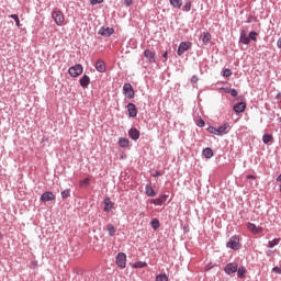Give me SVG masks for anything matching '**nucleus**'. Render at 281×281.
<instances>
[{"mask_svg":"<svg viewBox=\"0 0 281 281\" xmlns=\"http://www.w3.org/2000/svg\"><path fill=\"white\" fill-rule=\"evenodd\" d=\"M52 19L59 27L65 25V14L63 13V11H53Z\"/></svg>","mask_w":281,"mask_h":281,"instance_id":"f257e3e1","label":"nucleus"},{"mask_svg":"<svg viewBox=\"0 0 281 281\" xmlns=\"http://www.w3.org/2000/svg\"><path fill=\"white\" fill-rule=\"evenodd\" d=\"M82 71H85V68L80 64H76L68 69V74L71 78H78V76H82Z\"/></svg>","mask_w":281,"mask_h":281,"instance_id":"f03ea898","label":"nucleus"},{"mask_svg":"<svg viewBox=\"0 0 281 281\" xmlns=\"http://www.w3.org/2000/svg\"><path fill=\"white\" fill-rule=\"evenodd\" d=\"M189 49H192V43L190 42H182L180 43L179 47H178V56H183V54H186V52H188Z\"/></svg>","mask_w":281,"mask_h":281,"instance_id":"7ed1b4c3","label":"nucleus"},{"mask_svg":"<svg viewBox=\"0 0 281 281\" xmlns=\"http://www.w3.org/2000/svg\"><path fill=\"white\" fill-rule=\"evenodd\" d=\"M123 93L124 95H126V98H135V90L133 89V86L131 83H125L123 86Z\"/></svg>","mask_w":281,"mask_h":281,"instance_id":"20e7f679","label":"nucleus"},{"mask_svg":"<svg viewBox=\"0 0 281 281\" xmlns=\"http://www.w3.org/2000/svg\"><path fill=\"white\" fill-rule=\"evenodd\" d=\"M116 265H117V267H120V269L126 268V254L120 252L116 256Z\"/></svg>","mask_w":281,"mask_h":281,"instance_id":"39448f33","label":"nucleus"},{"mask_svg":"<svg viewBox=\"0 0 281 281\" xmlns=\"http://www.w3.org/2000/svg\"><path fill=\"white\" fill-rule=\"evenodd\" d=\"M240 244V239L236 236H233L229 238L228 243L226 244V247L229 249H238V245Z\"/></svg>","mask_w":281,"mask_h":281,"instance_id":"423d86ee","label":"nucleus"},{"mask_svg":"<svg viewBox=\"0 0 281 281\" xmlns=\"http://www.w3.org/2000/svg\"><path fill=\"white\" fill-rule=\"evenodd\" d=\"M144 56L145 58H147L148 63H157V55L155 54V52L150 49H145Z\"/></svg>","mask_w":281,"mask_h":281,"instance_id":"0eeeda50","label":"nucleus"},{"mask_svg":"<svg viewBox=\"0 0 281 281\" xmlns=\"http://www.w3.org/2000/svg\"><path fill=\"white\" fill-rule=\"evenodd\" d=\"M224 271L225 273H227V276H232V273H236V271H238V263L226 265Z\"/></svg>","mask_w":281,"mask_h":281,"instance_id":"6e6552de","label":"nucleus"},{"mask_svg":"<svg viewBox=\"0 0 281 281\" xmlns=\"http://www.w3.org/2000/svg\"><path fill=\"white\" fill-rule=\"evenodd\" d=\"M41 201H43L44 203H47V201H56V195H54L53 192L46 191L42 194Z\"/></svg>","mask_w":281,"mask_h":281,"instance_id":"1a4fd4ad","label":"nucleus"},{"mask_svg":"<svg viewBox=\"0 0 281 281\" xmlns=\"http://www.w3.org/2000/svg\"><path fill=\"white\" fill-rule=\"evenodd\" d=\"M247 227L249 229V232H251L252 234H262V232H265V229L260 226H256V224L254 223H248Z\"/></svg>","mask_w":281,"mask_h":281,"instance_id":"9d476101","label":"nucleus"},{"mask_svg":"<svg viewBox=\"0 0 281 281\" xmlns=\"http://www.w3.org/2000/svg\"><path fill=\"white\" fill-rule=\"evenodd\" d=\"M127 112L130 117H137V108L135 106L134 103L127 104Z\"/></svg>","mask_w":281,"mask_h":281,"instance_id":"9b49d317","label":"nucleus"},{"mask_svg":"<svg viewBox=\"0 0 281 281\" xmlns=\"http://www.w3.org/2000/svg\"><path fill=\"white\" fill-rule=\"evenodd\" d=\"M95 69L97 71H99L100 74H104V71H106V65L104 64V61L102 59H99L95 63Z\"/></svg>","mask_w":281,"mask_h":281,"instance_id":"f8f14e48","label":"nucleus"},{"mask_svg":"<svg viewBox=\"0 0 281 281\" xmlns=\"http://www.w3.org/2000/svg\"><path fill=\"white\" fill-rule=\"evenodd\" d=\"M245 109H247V103L239 102L234 105L233 111H235V113H243Z\"/></svg>","mask_w":281,"mask_h":281,"instance_id":"ddd939ff","label":"nucleus"},{"mask_svg":"<svg viewBox=\"0 0 281 281\" xmlns=\"http://www.w3.org/2000/svg\"><path fill=\"white\" fill-rule=\"evenodd\" d=\"M113 32H115V30H113V27H101L99 30V34L101 36H111V34H113Z\"/></svg>","mask_w":281,"mask_h":281,"instance_id":"4468645a","label":"nucleus"},{"mask_svg":"<svg viewBox=\"0 0 281 281\" xmlns=\"http://www.w3.org/2000/svg\"><path fill=\"white\" fill-rule=\"evenodd\" d=\"M168 201V195H161L158 199H154L150 201L154 205H164Z\"/></svg>","mask_w":281,"mask_h":281,"instance_id":"2eb2a0df","label":"nucleus"},{"mask_svg":"<svg viewBox=\"0 0 281 281\" xmlns=\"http://www.w3.org/2000/svg\"><path fill=\"white\" fill-rule=\"evenodd\" d=\"M79 82L83 89H87V87L91 85V78H89V76L87 75H83Z\"/></svg>","mask_w":281,"mask_h":281,"instance_id":"dca6fc26","label":"nucleus"},{"mask_svg":"<svg viewBox=\"0 0 281 281\" xmlns=\"http://www.w3.org/2000/svg\"><path fill=\"white\" fill-rule=\"evenodd\" d=\"M239 43H243V45H249L251 43V40H249L245 31L240 33Z\"/></svg>","mask_w":281,"mask_h":281,"instance_id":"f3484780","label":"nucleus"},{"mask_svg":"<svg viewBox=\"0 0 281 281\" xmlns=\"http://www.w3.org/2000/svg\"><path fill=\"white\" fill-rule=\"evenodd\" d=\"M202 155L203 157H205V159H212L214 157V151L212 150V148L206 147L203 149Z\"/></svg>","mask_w":281,"mask_h":281,"instance_id":"a211bd4d","label":"nucleus"},{"mask_svg":"<svg viewBox=\"0 0 281 281\" xmlns=\"http://www.w3.org/2000/svg\"><path fill=\"white\" fill-rule=\"evenodd\" d=\"M128 136L131 137V139L137 140L139 139V132L137 131V128H131L128 131Z\"/></svg>","mask_w":281,"mask_h":281,"instance_id":"6ab92c4d","label":"nucleus"},{"mask_svg":"<svg viewBox=\"0 0 281 281\" xmlns=\"http://www.w3.org/2000/svg\"><path fill=\"white\" fill-rule=\"evenodd\" d=\"M227 128H229V123H224L217 128V135H225V133H227Z\"/></svg>","mask_w":281,"mask_h":281,"instance_id":"aec40b11","label":"nucleus"},{"mask_svg":"<svg viewBox=\"0 0 281 281\" xmlns=\"http://www.w3.org/2000/svg\"><path fill=\"white\" fill-rule=\"evenodd\" d=\"M145 194H146L147 196H157V193L155 192V189H153V187L149 186V184H147V186L145 187Z\"/></svg>","mask_w":281,"mask_h":281,"instance_id":"412c9836","label":"nucleus"},{"mask_svg":"<svg viewBox=\"0 0 281 281\" xmlns=\"http://www.w3.org/2000/svg\"><path fill=\"white\" fill-rule=\"evenodd\" d=\"M113 209V203L111 202V199L106 198L104 200V212H111Z\"/></svg>","mask_w":281,"mask_h":281,"instance_id":"4be33fe9","label":"nucleus"},{"mask_svg":"<svg viewBox=\"0 0 281 281\" xmlns=\"http://www.w3.org/2000/svg\"><path fill=\"white\" fill-rule=\"evenodd\" d=\"M128 144H131V142L128 140V138L121 137V138L119 139V146H121V148H126V147H128Z\"/></svg>","mask_w":281,"mask_h":281,"instance_id":"5701e85b","label":"nucleus"},{"mask_svg":"<svg viewBox=\"0 0 281 281\" xmlns=\"http://www.w3.org/2000/svg\"><path fill=\"white\" fill-rule=\"evenodd\" d=\"M169 1L171 3L172 8L180 9L181 5H183V0H169Z\"/></svg>","mask_w":281,"mask_h":281,"instance_id":"b1692460","label":"nucleus"},{"mask_svg":"<svg viewBox=\"0 0 281 281\" xmlns=\"http://www.w3.org/2000/svg\"><path fill=\"white\" fill-rule=\"evenodd\" d=\"M90 183H91V179L86 178L79 182V186L80 188H89Z\"/></svg>","mask_w":281,"mask_h":281,"instance_id":"393cba45","label":"nucleus"},{"mask_svg":"<svg viewBox=\"0 0 281 281\" xmlns=\"http://www.w3.org/2000/svg\"><path fill=\"white\" fill-rule=\"evenodd\" d=\"M210 41H212V34H210V33H204L203 34V38H202V42H203V44L204 45H207V43L210 42Z\"/></svg>","mask_w":281,"mask_h":281,"instance_id":"a878e982","label":"nucleus"},{"mask_svg":"<svg viewBox=\"0 0 281 281\" xmlns=\"http://www.w3.org/2000/svg\"><path fill=\"white\" fill-rule=\"evenodd\" d=\"M262 142H263V144H269L270 142H273V135H271V134L263 135Z\"/></svg>","mask_w":281,"mask_h":281,"instance_id":"bb28decb","label":"nucleus"},{"mask_svg":"<svg viewBox=\"0 0 281 281\" xmlns=\"http://www.w3.org/2000/svg\"><path fill=\"white\" fill-rule=\"evenodd\" d=\"M106 232H109V236H115V226H113V224H108Z\"/></svg>","mask_w":281,"mask_h":281,"instance_id":"cd10ccee","label":"nucleus"},{"mask_svg":"<svg viewBox=\"0 0 281 281\" xmlns=\"http://www.w3.org/2000/svg\"><path fill=\"white\" fill-rule=\"evenodd\" d=\"M144 267H148V263L144 261H137L136 263L133 265L134 269H144Z\"/></svg>","mask_w":281,"mask_h":281,"instance_id":"c85d7f7f","label":"nucleus"},{"mask_svg":"<svg viewBox=\"0 0 281 281\" xmlns=\"http://www.w3.org/2000/svg\"><path fill=\"white\" fill-rule=\"evenodd\" d=\"M276 245H280V238H274L273 240H270L268 243L269 249H273V247H276Z\"/></svg>","mask_w":281,"mask_h":281,"instance_id":"c756f323","label":"nucleus"},{"mask_svg":"<svg viewBox=\"0 0 281 281\" xmlns=\"http://www.w3.org/2000/svg\"><path fill=\"white\" fill-rule=\"evenodd\" d=\"M245 273H247V269H245V267L237 268L238 278H245Z\"/></svg>","mask_w":281,"mask_h":281,"instance_id":"7c9ffc66","label":"nucleus"},{"mask_svg":"<svg viewBox=\"0 0 281 281\" xmlns=\"http://www.w3.org/2000/svg\"><path fill=\"white\" fill-rule=\"evenodd\" d=\"M10 18L15 21V25H16L18 27L21 26V20H19V15H18V14H11Z\"/></svg>","mask_w":281,"mask_h":281,"instance_id":"2f4dec72","label":"nucleus"},{"mask_svg":"<svg viewBox=\"0 0 281 281\" xmlns=\"http://www.w3.org/2000/svg\"><path fill=\"white\" fill-rule=\"evenodd\" d=\"M156 281H168V277L166 273H160L156 277Z\"/></svg>","mask_w":281,"mask_h":281,"instance_id":"473e14b6","label":"nucleus"},{"mask_svg":"<svg viewBox=\"0 0 281 281\" xmlns=\"http://www.w3.org/2000/svg\"><path fill=\"white\" fill-rule=\"evenodd\" d=\"M207 133H211L212 135H218V128L210 126L207 127Z\"/></svg>","mask_w":281,"mask_h":281,"instance_id":"72a5a7b5","label":"nucleus"},{"mask_svg":"<svg viewBox=\"0 0 281 281\" xmlns=\"http://www.w3.org/2000/svg\"><path fill=\"white\" fill-rule=\"evenodd\" d=\"M71 196V191L69 189L61 192L63 199H69Z\"/></svg>","mask_w":281,"mask_h":281,"instance_id":"f704fd0d","label":"nucleus"},{"mask_svg":"<svg viewBox=\"0 0 281 281\" xmlns=\"http://www.w3.org/2000/svg\"><path fill=\"white\" fill-rule=\"evenodd\" d=\"M153 229H159V220L155 218L150 222Z\"/></svg>","mask_w":281,"mask_h":281,"instance_id":"c9c22d12","label":"nucleus"},{"mask_svg":"<svg viewBox=\"0 0 281 281\" xmlns=\"http://www.w3.org/2000/svg\"><path fill=\"white\" fill-rule=\"evenodd\" d=\"M256 36H258V33H256V31H251V32L249 33L248 38H249L250 41H257V37H256Z\"/></svg>","mask_w":281,"mask_h":281,"instance_id":"e433bc0d","label":"nucleus"},{"mask_svg":"<svg viewBox=\"0 0 281 281\" xmlns=\"http://www.w3.org/2000/svg\"><path fill=\"white\" fill-rule=\"evenodd\" d=\"M184 10H186V12H190V10H192V2H190V1L186 2Z\"/></svg>","mask_w":281,"mask_h":281,"instance_id":"4c0bfd02","label":"nucleus"},{"mask_svg":"<svg viewBox=\"0 0 281 281\" xmlns=\"http://www.w3.org/2000/svg\"><path fill=\"white\" fill-rule=\"evenodd\" d=\"M223 76H224V78H229V76H232V70L231 69H225L223 71Z\"/></svg>","mask_w":281,"mask_h":281,"instance_id":"58836bf2","label":"nucleus"},{"mask_svg":"<svg viewBox=\"0 0 281 281\" xmlns=\"http://www.w3.org/2000/svg\"><path fill=\"white\" fill-rule=\"evenodd\" d=\"M196 124L198 126H200V128H203V126H205V121H203V119H200Z\"/></svg>","mask_w":281,"mask_h":281,"instance_id":"ea45409f","label":"nucleus"},{"mask_svg":"<svg viewBox=\"0 0 281 281\" xmlns=\"http://www.w3.org/2000/svg\"><path fill=\"white\" fill-rule=\"evenodd\" d=\"M104 0H90L91 5H97V3H103Z\"/></svg>","mask_w":281,"mask_h":281,"instance_id":"a19ab883","label":"nucleus"},{"mask_svg":"<svg viewBox=\"0 0 281 281\" xmlns=\"http://www.w3.org/2000/svg\"><path fill=\"white\" fill-rule=\"evenodd\" d=\"M229 93L233 98H236V95H238V91H236V89H232Z\"/></svg>","mask_w":281,"mask_h":281,"instance_id":"79ce46f5","label":"nucleus"},{"mask_svg":"<svg viewBox=\"0 0 281 281\" xmlns=\"http://www.w3.org/2000/svg\"><path fill=\"white\" fill-rule=\"evenodd\" d=\"M124 3H125L127 7H131V5H133V0H124Z\"/></svg>","mask_w":281,"mask_h":281,"instance_id":"37998d69","label":"nucleus"},{"mask_svg":"<svg viewBox=\"0 0 281 281\" xmlns=\"http://www.w3.org/2000/svg\"><path fill=\"white\" fill-rule=\"evenodd\" d=\"M191 82H199V77L198 76H193L191 78Z\"/></svg>","mask_w":281,"mask_h":281,"instance_id":"c03bdc74","label":"nucleus"},{"mask_svg":"<svg viewBox=\"0 0 281 281\" xmlns=\"http://www.w3.org/2000/svg\"><path fill=\"white\" fill-rule=\"evenodd\" d=\"M272 271H274V273H281V269L279 267H274Z\"/></svg>","mask_w":281,"mask_h":281,"instance_id":"a18cd8bd","label":"nucleus"},{"mask_svg":"<svg viewBox=\"0 0 281 281\" xmlns=\"http://www.w3.org/2000/svg\"><path fill=\"white\" fill-rule=\"evenodd\" d=\"M277 46L279 47V49H281V37H279V40L277 42Z\"/></svg>","mask_w":281,"mask_h":281,"instance_id":"49530a36","label":"nucleus"},{"mask_svg":"<svg viewBox=\"0 0 281 281\" xmlns=\"http://www.w3.org/2000/svg\"><path fill=\"white\" fill-rule=\"evenodd\" d=\"M162 58H165V60H168V52H165V53L162 54Z\"/></svg>","mask_w":281,"mask_h":281,"instance_id":"de8ad7c7","label":"nucleus"},{"mask_svg":"<svg viewBox=\"0 0 281 281\" xmlns=\"http://www.w3.org/2000/svg\"><path fill=\"white\" fill-rule=\"evenodd\" d=\"M246 179H256V176L248 175V176L246 177Z\"/></svg>","mask_w":281,"mask_h":281,"instance_id":"09e8293b","label":"nucleus"},{"mask_svg":"<svg viewBox=\"0 0 281 281\" xmlns=\"http://www.w3.org/2000/svg\"><path fill=\"white\" fill-rule=\"evenodd\" d=\"M154 177H161V172L156 171V173L154 175Z\"/></svg>","mask_w":281,"mask_h":281,"instance_id":"8fccbe9b","label":"nucleus"},{"mask_svg":"<svg viewBox=\"0 0 281 281\" xmlns=\"http://www.w3.org/2000/svg\"><path fill=\"white\" fill-rule=\"evenodd\" d=\"M279 190H280V192H281V184H280V187H279Z\"/></svg>","mask_w":281,"mask_h":281,"instance_id":"3c124183","label":"nucleus"},{"mask_svg":"<svg viewBox=\"0 0 281 281\" xmlns=\"http://www.w3.org/2000/svg\"><path fill=\"white\" fill-rule=\"evenodd\" d=\"M281 269V268H280Z\"/></svg>","mask_w":281,"mask_h":281,"instance_id":"603ef678","label":"nucleus"}]
</instances>
